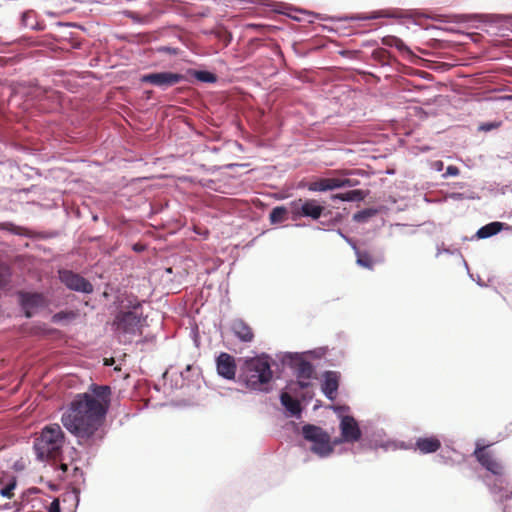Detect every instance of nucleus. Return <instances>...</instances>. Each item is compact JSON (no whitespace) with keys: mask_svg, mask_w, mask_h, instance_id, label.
I'll return each instance as SVG.
<instances>
[{"mask_svg":"<svg viewBox=\"0 0 512 512\" xmlns=\"http://www.w3.org/2000/svg\"><path fill=\"white\" fill-rule=\"evenodd\" d=\"M108 385L92 384L72 400L61 416L63 426L77 438L79 445L92 446L104 437V423L111 403Z\"/></svg>","mask_w":512,"mask_h":512,"instance_id":"1","label":"nucleus"},{"mask_svg":"<svg viewBox=\"0 0 512 512\" xmlns=\"http://www.w3.org/2000/svg\"><path fill=\"white\" fill-rule=\"evenodd\" d=\"M272 378L273 371L268 355L247 358L241 366L239 380L250 390L268 391Z\"/></svg>","mask_w":512,"mask_h":512,"instance_id":"2","label":"nucleus"},{"mask_svg":"<svg viewBox=\"0 0 512 512\" xmlns=\"http://www.w3.org/2000/svg\"><path fill=\"white\" fill-rule=\"evenodd\" d=\"M65 444V434L59 424H49L42 428L34 441L36 456L41 461L55 460Z\"/></svg>","mask_w":512,"mask_h":512,"instance_id":"3","label":"nucleus"},{"mask_svg":"<svg viewBox=\"0 0 512 512\" xmlns=\"http://www.w3.org/2000/svg\"><path fill=\"white\" fill-rule=\"evenodd\" d=\"M130 307L131 309L127 311L120 310L112 323L115 333L122 342H130L134 336L141 335L146 320L140 302Z\"/></svg>","mask_w":512,"mask_h":512,"instance_id":"4","label":"nucleus"},{"mask_svg":"<svg viewBox=\"0 0 512 512\" xmlns=\"http://www.w3.org/2000/svg\"><path fill=\"white\" fill-rule=\"evenodd\" d=\"M302 434L306 440L313 442L311 451L315 454L327 456L332 452L330 436L321 427L306 424L302 428Z\"/></svg>","mask_w":512,"mask_h":512,"instance_id":"5","label":"nucleus"},{"mask_svg":"<svg viewBox=\"0 0 512 512\" xmlns=\"http://www.w3.org/2000/svg\"><path fill=\"white\" fill-rule=\"evenodd\" d=\"M17 297L26 318L33 317L48 305V300L43 293L18 291Z\"/></svg>","mask_w":512,"mask_h":512,"instance_id":"6","label":"nucleus"},{"mask_svg":"<svg viewBox=\"0 0 512 512\" xmlns=\"http://www.w3.org/2000/svg\"><path fill=\"white\" fill-rule=\"evenodd\" d=\"M290 206L293 219L307 217L317 220L325 210V207L316 199H298L291 202Z\"/></svg>","mask_w":512,"mask_h":512,"instance_id":"7","label":"nucleus"},{"mask_svg":"<svg viewBox=\"0 0 512 512\" xmlns=\"http://www.w3.org/2000/svg\"><path fill=\"white\" fill-rule=\"evenodd\" d=\"M359 184L356 179L350 178H320L308 184V190L323 192L342 187H354Z\"/></svg>","mask_w":512,"mask_h":512,"instance_id":"8","label":"nucleus"},{"mask_svg":"<svg viewBox=\"0 0 512 512\" xmlns=\"http://www.w3.org/2000/svg\"><path fill=\"white\" fill-rule=\"evenodd\" d=\"M487 448L488 446H481L477 444L473 453L474 457L486 470L490 471L492 474L496 476H502V464L498 461V459L491 451L487 450Z\"/></svg>","mask_w":512,"mask_h":512,"instance_id":"9","label":"nucleus"},{"mask_svg":"<svg viewBox=\"0 0 512 512\" xmlns=\"http://www.w3.org/2000/svg\"><path fill=\"white\" fill-rule=\"evenodd\" d=\"M61 282L70 290L82 293H92L93 285L81 275L69 270H60Z\"/></svg>","mask_w":512,"mask_h":512,"instance_id":"10","label":"nucleus"},{"mask_svg":"<svg viewBox=\"0 0 512 512\" xmlns=\"http://www.w3.org/2000/svg\"><path fill=\"white\" fill-rule=\"evenodd\" d=\"M183 78L179 73L157 72L143 75L141 81L165 89L180 83Z\"/></svg>","mask_w":512,"mask_h":512,"instance_id":"11","label":"nucleus"},{"mask_svg":"<svg viewBox=\"0 0 512 512\" xmlns=\"http://www.w3.org/2000/svg\"><path fill=\"white\" fill-rule=\"evenodd\" d=\"M216 368L217 373L227 379V380H234L236 376L237 371V365L235 358L226 353L221 352L219 356L216 358Z\"/></svg>","mask_w":512,"mask_h":512,"instance_id":"12","label":"nucleus"},{"mask_svg":"<svg viewBox=\"0 0 512 512\" xmlns=\"http://www.w3.org/2000/svg\"><path fill=\"white\" fill-rule=\"evenodd\" d=\"M341 436L344 442L354 443L360 440L361 430L357 421L349 415L343 416L340 422Z\"/></svg>","mask_w":512,"mask_h":512,"instance_id":"13","label":"nucleus"},{"mask_svg":"<svg viewBox=\"0 0 512 512\" xmlns=\"http://www.w3.org/2000/svg\"><path fill=\"white\" fill-rule=\"evenodd\" d=\"M290 366L294 369L297 379H311L314 374L312 364L300 355L290 357Z\"/></svg>","mask_w":512,"mask_h":512,"instance_id":"14","label":"nucleus"},{"mask_svg":"<svg viewBox=\"0 0 512 512\" xmlns=\"http://www.w3.org/2000/svg\"><path fill=\"white\" fill-rule=\"evenodd\" d=\"M323 377L322 391L328 399L334 400L339 387L340 374L336 371H326Z\"/></svg>","mask_w":512,"mask_h":512,"instance_id":"15","label":"nucleus"},{"mask_svg":"<svg viewBox=\"0 0 512 512\" xmlns=\"http://www.w3.org/2000/svg\"><path fill=\"white\" fill-rule=\"evenodd\" d=\"M231 329L234 335L242 342H252L254 339V332L252 328L242 319L233 321Z\"/></svg>","mask_w":512,"mask_h":512,"instance_id":"16","label":"nucleus"},{"mask_svg":"<svg viewBox=\"0 0 512 512\" xmlns=\"http://www.w3.org/2000/svg\"><path fill=\"white\" fill-rule=\"evenodd\" d=\"M441 447V441L436 436L420 437L415 442V449L422 454H429L438 451Z\"/></svg>","mask_w":512,"mask_h":512,"instance_id":"17","label":"nucleus"},{"mask_svg":"<svg viewBox=\"0 0 512 512\" xmlns=\"http://www.w3.org/2000/svg\"><path fill=\"white\" fill-rule=\"evenodd\" d=\"M17 486V479L12 474H3L0 477V495L11 499L14 497V489Z\"/></svg>","mask_w":512,"mask_h":512,"instance_id":"18","label":"nucleus"},{"mask_svg":"<svg viewBox=\"0 0 512 512\" xmlns=\"http://www.w3.org/2000/svg\"><path fill=\"white\" fill-rule=\"evenodd\" d=\"M504 223L502 222H491L483 227H481L477 233H476V237L478 239H485V238H489L491 236H494L496 235L497 233H499L503 227H504Z\"/></svg>","mask_w":512,"mask_h":512,"instance_id":"19","label":"nucleus"},{"mask_svg":"<svg viewBox=\"0 0 512 512\" xmlns=\"http://www.w3.org/2000/svg\"><path fill=\"white\" fill-rule=\"evenodd\" d=\"M282 405L292 414L299 415L301 413V405L297 399H294L287 392H283L280 396Z\"/></svg>","mask_w":512,"mask_h":512,"instance_id":"20","label":"nucleus"},{"mask_svg":"<svg viewBox=\"0 0 512 512\" xmlns=\"http://www.w3.org/2000/svg\"><path fill=\"white\" fill-rule=\"evenodd\" d=\"M365 196L366 195L362 190H351V191H347L345 193L334 194V195H332L331 198L333 200L338 199L341 201L354 202V201L364 200Z\"/></svg>","mask_w":512,"mask_h":512,"instance_id":"21","label":"nucleus"},{"mask_svg":"<svg viewBox=\"0 0 512 512\" xmlns=\"http://www.w3.org/2000/svg\"><path fill=\"white\" fill-rule=\"evenodd\" d=\"M504 484H505L504 479L497 478L495 480L494 484L490 488L491 492L498 494L500 496L501 500H507L512 495V490L508 486L504 487Z\"/></svg>","mask_w":512,"mask_h":512,"instance_id":"22","label":"nucleus"},{"mask_svg":"<svg viewBox=\"0 0 512 512\" xmlns=\"http://www.w3.org/2000/svg\"><path fill=\"white\" fill-rule=\"evenodd\" d=\"M382 44L389 47H395L399 51H408L405 43L398 37L388 35L382 38Z\"/></svg>","mask_w":512,"mask_h":512,"instance_id":"23","label":"nucleus"},{"mask_svg":"<svg viewBox=\"0 0 512 512\" xmlns=\"http://www.w3.org/2000/svg\"><path fill=\"white\" fill-rule=\"evenodd\" d=\"M287 217V209L283 206H277L270 212L269 218L272 224H278L285 221Z\"/></svg>","mask_w":512,"mask_h":512,"instance_id":"24","label":"nucleus"},{"mask_svg":"<svg viewBox=\"0 0 512 512\" xmlns=\"http://www.w3.org/2000/svg\"><path fill=\"white\" fill-rule=\"evenodd\" d=\"M378 210L375 208H366L364 210L358 211L353 215V220L358 223L367 222L370 218L377 215Z\"/></svg>","mask_w":512,"mask_h":512,"instance_id":"25","label":"nucleus"},{"mask_svg":"<svg viewBox=\"0 0 512 512\" xmlns=\"http://www.w3.org/2000/svg\"><path fill=\"white\" fill-rule=\"evenodd\" d=\"M35 16L36 13L33 10L25 11L21 16V24L26 28L35 29L37 27Z\"/></svg>","mask_w":512,"mask_h":512,"instance_id":"26","label":"nucleus"},{"mask_svg":"<svg viewBox=\"0 0 512 512\" xmlns=\"http://www.w3.org/2000/svg\"><path fill=\"white\" fill-rule=\"evenodd\" d=\"M193 76L204 83H214L217 81V76L209 71H194Z\"/></svg>","mask_w":512,"mask_h":512,"instance_id":"27","label":"nucleus"},{"mask_svg":"<svg viewBox=\"0 0 512 512\" xmlns=\"http://www.w3.org/2000/svg\"><path fill=\"white\" fill-rule=\"evenodd\" d=\"M11 271L10 268L0 261V288L5 287L10 283Z\"/></svg>","mask_w":512,"mask_h":512,"instance_id":"28","label":"nucleus"},{"mask_svg":"<svg viewBox=\"0 0 512 512\" xmlns=\"http://www.w3.org/2000/svg\"><path fill=\"white\" fill-rule=\"evenodd\" d=\"M372 57L374 60L384 64L389 58V52L386 49L378 48L372 52Z\"/></svg>","mask_w":512,"mask_h":512,"instance_id":"29","label":"nucleus"},{"mask_svg":"<svg viewBox=\"0 0 512 512\" xmlns=\"http://www.w3.org/2000/svg\"><path fill=\"white\" fill-rule=\"evenodd\" d=\"M0 229L8 230V231H11V232H13L15 234H19V235L24 234L23 228L15 226L14 224L9 223V222L0 224Z\"/></svg>","mask_w":512,"mask_h":512,"instance_id":"30","label":"nucleus"},{"mask_svg":"<svg viewBox=\"0 0 512 512\" xmlns=\"http://www.w3.org/2000/svg\"><path fill=\"white\" fill-rule=\"evenodd\" d=\"M459 173H460V170L458 167H456L454 165H450L447 167L445 174H443V177L446 178L448 176H458Z\"/></svg>","mask_w":512,"mask_h":512,"instance_id":"31","label":"nucleus"},{"mask_svg":"<svg viewBox=\"0 0 512 512\" xmlns=\"http://www.w3.org/2000/svg\"><path fill=\"white\" fill-rule=\"evenodd\" d=\"M357 263L363 267L370 268L373 264V258H357Z\"/></svg>","mask_w":512,"mask_h":512,"instance_id":"32","label":"nucleus"},{"mask_svg":"<svg viewBox=\"0 0 512 512\" xmlns=\"http://www.w3.org/2000/svg\"><path fill=\"white\" fill-rule=\"evenodd\" d=\"M48 512H60V503L58 499H54L51 502Z\"/></svg>","mask_w":512,"mask_h":512,"instance_id":"33","label":"nucleus"},{"mask_svg":"<svg viewBox=\"0 0 512 512\" xmlns=\"http://www.w3.org/2000/svg\"><path fill=\"white\" fill-rule=\"evenodd\" d=\"M308 380L309 379H298L296 385L299 386L300 389H306L311 385Z\"/></svg>","mask_w":512,"mask_h":512,"instance_id":"34","label":"nucleus"},{"mask_svg":"<svg viewBox=\"0 0 512 512\" xmlns=\"http://www.w3.org/2000/svg\"><path fill=\"white\" fill-rule=\"evenodd\" d=\"M443 166H444V164H443V162H442V161H440V160L434 161V162L432 163V167H433L435 170H437V171H441V170L443 169Z\"/></svg>","mask_w":512,"mask_h":512,"instance_id":"35","label":"nucleus"},{"mask_svg":"<svg viewBox=\"0 0 512 512\" xmlns=\"http://www.w3.org/2000/svg\"><path fill=\"white\" fill-rule=\"evenodd\" d=\"M159 51L167 52L170 54H177V50L175 48H171V47H161V48H159Z\"/></svg>","mask_w":512,"mask_h":512,"instance_id":"36","label":"nucleus"},{"mask_svg":"<svg viewBox=\"0 0 512 512\" xmlns=\"http://www.w3.org/2000/svg\"><path fill=\"white\" fill-rule=\"evenodd\" d=\"M389 15H386V14H373L369 17H366V19H375V18H379V17H388Z\"/></svg>","mask_w":512,"mask_h":512,"instance_id":"37","label":"nucleus"},{"mask_svg":"<svg viewBox=\"0 0 512 512\" xmlns=\"http://www.w3.org/2000/svg\"><path fill=\"white\" fill-rule=\"evenodd\" d=\"M143 248H144V247H143L142 245H140V244H135V245L133 246V250H134L135 252H138V253H139V252H142V251H143Z\"/></svg>","mask_w":512,"mask_h":512,"instance_id":"38","label":"nucleus"},{"mask_svg":"<svg viewBox=\"0 0 512 512\" xmlns=\"http://www.w3.org/2000/svg\"><path fill=\"white\" fill-rule=\"evenodd\" d=\"M61 469H62L64 472H66V471H67V469H68L67 464H62V465H61Z\"/></svg>","mask_w":512,"mask_h":512,"instance_id":"39","label":"nucleus"},{"mask_svg":"<svg viewBox=\"0 0 512 512\" xmlns=\"http://www.w3.org/2000/svg\"><path fill=\"white\" fill-rule=\"evenodd\" d=\"M250 27L251 28H261L262 26L261 25H257V24H251Z\"/></svg>","mask_w":512,"mask_h":512,"instance_id":"40","label":"nucleus"},{"mask_svg":"<svg viewBox=\"0 0 512 512\" xmlns=\"http://www.w3.org/2000/svg\"><path fill=\"white\" fill-rule=\"evenodd\" d=\"M341 173H343V174H345V175H349V174H351V172H350V171H346V170H345V171H341Z\"/></svg>","mask_w":512,"mask_h":512,"instance_id":"41","label":"nucleus"},{"mask_svg":"<svg viewBox=\"0 0 512 512\" xmlns=\"http://www.w3.org/2000/svg\"><path fill=\"white\" fill-rule=\"evenodd\" d=\"M191 368H192V366H191V365H188V366H187V368H186V370H187V371H189V370H191Z\"/></svg>","mask_w":512,"mask_h":512,"instance_id":"42","label":"nucleus"}]
</instances>
